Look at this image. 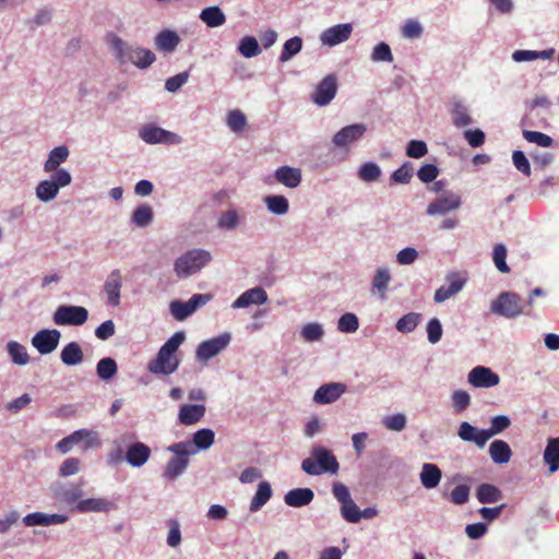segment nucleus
Wrapping results in <instances>:
<instances>
[{
  "mask_svg": "<svg viewBox=\"0 0 559 559\" xmlns=\"http://www.w3.org/2000/svg\"><path fill=\"white\" fill-rule=\"evenodd\" d=\"M338 462L332 451L317 447L311 451V457H307L301 463L305 473L318 476L323 473L336 474L338 471Z\"/></svg>",
  "mask_w": 559,
  "mask_h": 559,
  "instance_id": "1",
  "label": "nucleus"
},
{
  "mask_svg": "<svg viewBox=\"0 0 559 559\" xmlns=\"http://www.w3.org/2000/svg\"><path fill=\"white\" fill-rule=\"evenodd\" d=\"M111 46L121 62H131L140 69L150 67L156 59L153 51L140 47H127L123 40L117 36H114Z\"/></svg>",
  "mask_w": 559,
  "mask_h": 559,
  "instance_id": "2",
  "label": "nucleus"
},
{
  "mask_svg": "<svg viewBox=\"0 0 559 559\" xmlns=\"http://www.w3.org/2000/svg\"><path fill=\"white\" fill-rule=\"evenodd\" d=\"M211 261V254L206 250L192 249L180 255L175 261V273L178 277H188L202 267H204Z\"/></svg>",
  "mask_w": 559,
  "mask_h": 559,
  "instance_id": "3",
  "label": "nucleus"
},
{
  "mask_svg": "<svg viewBox=\"0 0 559 559\" xmlns=\"http://www.w3.org/2000/svg\"><path fill=\"white\" fill-rule=\"evenodd\" d=\"M491 311L508 319L516 318L521 314L530 316L532 313L527 306L522 304L521 297L512 292L501 293L491 304Z\"/></svg>",
  "mask_w": 559,
  "mask_h": 559,
  "instance_id": "4",
  "label": "nucleus"
},
{
  "mask_svg": "<svg viewBox=\"0 0 559 559\" xmlns=\"http://www.w3.org/2000/svg\"><path fill=\"white\" fill-rule=\"evenodd\" d=\"M71 180V174L61 168L53 173L50 179L43 180L37 185L36 197L43 202H49L58 195L61 188L69 186Z\"/></svg>",
  "mask_w": 559,
  "mask_h": 559,
  "instance_id": "5",
  "label": "nucleus"
},
{
  "mask_svg": "<svg viewBox=\"0 0 559 559\" xmlns=\"http://www.w3.org/2000/svg\"><path fill=\"white\" fill-rule=\"evenodd\" d=\"M87 318V310L81 306H60L53 313V321L58 325H82Z\"/></svg>",
  "mask_w": 559,
  "mask_h": 559,
  "instance_id": "6",
  "label": "nucleus"
},
{
  "mask_svg": "<svg viewBox=\"0 0 559 559\" xmlns=\"http://www.w3.org/2000/svg\"><path fill=\"white\" fill-rule=\"evenodd\" d=\"M140 138L148 144H179L182 138L177 133L167 131L156 126H146L140 130Z\"/></svg>",
  "mask_w": 559,
  "mask_h": 559,
  "instance_id": "7",
  "label": "nucleus"
},
{
  "mask_svg": "<svg viewBox=\"0 0 559 559\" xmlns=\"http://www.w3.org/2000/svg\"><path fill=\"white\" fill-rule=\"evenodd\" d=\"M61 333L56 330H40L32 338V345L41 355H47L53 352L60 340Z\"/></svg>",
  "mask_w": 559,
  "mask_h": 559,
  "instance_id": "8",
  "label": "nucleus"
},
{
  "mask_svg": "<svg viewBox=\"0 0 559 559\" xmlns=\"http://www.w3.org/2000/svg\"><path fill=\"white\" fill-rule=\"evenodd\" d=\"M230 335L223 334L217 337L204 341L197 348V358L206 361L222 352L229 343Z\"/></svg>",
  "mask_w": 559,
  "mask_h": 559,
  "instance_id": "9",
  "label": "nucleus"
},
{
  "mask_svg": "<svg viewBox=\"0 0 559 559\" xmlns=\"http://www.w3.org/2000/svg\"><path fill=\"white\" fill-rule=\"evenodd\" d=\"M337 79L334 74L326 75L316 87L312 100L319 106H325L335 97Z\"/></svg>",
  "mask_w": 559,
  "mask_h": 559,
  "instance_id": "10",
  "label": "nucleus"
},
{
  "mask_svg": "<svg viewBox=\"0 0 559 559\" xmlns=\"http://www.w3.org/2000/svg\"><path fill=\"white\" fill-rule=\"evenodd\" d=\"M178 366L179 359L176 355L159 349L157 357L148 364V370L155 374H170Z\"/></svg>",
  "mask_w": 559,
  "mask_h": 559,
  "instance_id": "11",
  "label": "nucleus"
},
{
  "mask_svg": "<svg viewBox=\"0 0 559 559\" xmlns=\"http://www.w3.org/2000/svg\"><path fill=\"white\" fill-rule=\"evenodd\" d=\"M366 126L362 123H355L342 128L333 136V143L337 147H347L349 144L358 141L366 133Z\"/></svg>",
  "mask_w": 559,
  "mask_h": 559,
  "instance_id": "12",
  "label": "nucleus"
},
{
  "mask_svg": "<svg viewBox=\"0 0 559 559\" xmlns=\"http://www.w3.org/2000/svg\"><path fill=\"white\" fill-rule=\"evenodd\" d=\"M499 381V376L487 367L477 366L468 373V382L475 388H491Z\"/></svg>",
  "mask_w": 559,
  "mask_h": 559,
  "instance_id": "13",
  "label": "nucleus"
},
{
  "mask_svg": "<svg viewBox=\"0 0 559 559\" xmlns=\"http://www.w3.org/2000/svg\"><path fill=\"white\" fill-rule=\"evenodd\" d=\"M353 32V26L348 23L337 24L326 28L320 36L322 44L330 47L346 41Z\"/></svg>",
  "mask_w": 559,
  "mask_h": 559,
  "instance_id": "14",
  "label": "nucleus"
},
{
  "mask_svg": "<svg viewBox=\"0 0 559 559\" xmlns=\"http://www.w3.org/2000/svg\"><path fill=\"white\" fill-rule=\"evenodd\" d=\"M152 451L143 442L130 444L126 451L124 460L132 467H142L151 457Z\"/></svg>",
  "mask_w": 559,
  "mask_h": 559,
  "instance_id": "15",
  "label": "nucleus"
},
{
  "mask_svg": "<svg viewBox=\"0 0 559 559\" xmlns=\"http://www.w3.org/2000/svg\"><path fill=\"white\" fill-rule=\"evenodd\" d=\"M461 206V198L454 193L441 195L427 207V214L439 215L447 214L450 211L456 210Z\"/></svg>",
  "mask_w": 559,
  "mask_h": 559,
  "instance_id": "16",
  "label": "nucleus"
},
{
  "mask_svg": "<svg viewBox=\"0 0 559 559\" xmlns=\"http://www.w3.org/2000/svg\"><path fill=\"white\" fill-rule=\"evenodd\" d=\"M122 287V276L118 269L112 270L107 276L104 290L107 295L108 304L111 306H118L120 304V290Z\"/></svg>",
  "mask_w": 559,
  "mask_h": 559,
  "instance_id": "17",
  "label": "nucleus"
},
{
  "mask_svg": "<svg viewBox=\"0 0 559 559\" xmlns=\"http://www.w3.org/2000/svg\"><path fill=\"white\" fill-rule=\"evenodd\" d=\"M267 300L266 292L254 287L242 293L231 305L234 309L247 308L251 305H263Z\"/></svg>",
  "mask_w": 559,
  "mask_h": 559,
  "instance_id": "18",
  "label": "nucleus"
},
{
  "mask_svg": "<svg viewBox=\"0 0 559 559\" xmlns=\"http://www.w3.org/2000/svg\"><path fill=\"white\" fill-rule=\"evenodd\" d=\"M346 391L342 383H328L321 385L314 393L313 400L319 404L335 402Z\"/></svg>",
  "mask_w": 559,
  "mask_h": 559,
  "instance_id": "19",
  "label": "nucleus"
},
{
  "mask_svg": "<svg viewBox=\"0 0 559 559\" xmlns=\"http://www.w3.org/2000/svg\"><path fill=\"white\" fill-rule=\"evenodd\" d=\"M459 437L468 442H474L477 447L483 448L490 439V433L486 430H478L467 421H463L459 428Z\"/></svg>",
  "mask_w": 559,
  "mask_h": 559,
  "instance_id": "20",
  "label": "nucleus"
},
{
  "mask_svg": "<svg viewBox=\"0 0 559 559\" xmlns=\"http://www.w3.org/2000/svg\"><path fill=\"white\" fill-rule=\"evenodd\" d=\"M68 521V516L64 514H45L41 512L29 513L23 519V523L26 526H36V525H53V524H62Z\"/></svg>",
  "mask_w": 559,
  "mask_h": 559,
  "instance_id": "21",
  "label": "nucleus"
},
{
  "mask_svg": "<svg viewBox=\"0 0 559 559\" xmlns=\"http://www.w3.org/2000/svg\"><path fill=\"white\" fill-rule=\"evenodd\" d=\"M205 415V406L183 404L180 406L178 419L182 425L191 426L199 423Z\"/></svg>",
  "mask_w": 559,
  "mask_h": 559,
  "instance_id": "22",
  "label": "nucleus"
},
{
  "mask_svg": "<svg viewBox=\"0 0 559 559\" xmlns=\"http://www.w3.org/2000/svg\"><path fill=\"white\" fill-rule=\"evenodd\" d=\"M313 497L314 493L310 488H296L285 495L284 501L289 507L300 508L308 506Z\"/></svg>",
  "mask_w": 559,
  "mask_h": 559,
  "instance_id": "23",
  "label": "nucleus"
},
{
  "mask_svg": "<svg viewBox=\"0 0 559 559\" xmlns=\"http://www.w3.org/2000/svg\"><path fill=\"white\" fill-rule=\"evenodd\" d=\"M275 179L288 188H296L301 181V173L298 168L282 166L275 170Z\"/></svg>",
  "mask_w": 559,
  "mask_h": 559,
  "instance_id": "24",
  "label": "nucleus"
},
{
  "mask_svg": "<svg viewBox=\"0 0 559 559\" xmlns=\"http://www.w3.org/2000/svg\"><path fill=\"white\" fill-rule=\"evenodd\" d=\"M442 477L441 469L436 465L431 463H425L423 465L419 478L421 481V485L426 489H432L436 488Z\"/></svg>",
  "mask_w": 559,
  "mask_h": 559,
  "instance_id": "25",
  "label": "nucleus"
},
{
  "mask_svg": "<svg viewBox=\"0 0 559 559\" xmlns=\"http://www.w3.org/2000/svg\"><path fill=\"white\" fill-rule=\"evenodd\" d=\"M180 38L174 31L164 29L155 38V45L158 50L173 52L179 45Z\"/></svg>",
  "mask_w": 559,
  "mask_h": 559,
  "instance_id": "26",
  "label": "nucleus"
},
{
  "mask_svg": "<svg viewBox=\"0 0 559 559\" xmlns=\"http://www.w3.org/2000/svg\"><path fill=\"white\" fill-rule=\"evenodd\" d=\"M489 454L496 464H506L510 461L512 451L503 440H495L489 447Z\"/></svg>",
  "mask_w": 559,
  "mask_h": 559,
  "instance_id": "27",
  "label": "nucleus"
},
{
  "mask_svg": "<svg viewBox=\"0 0 559 559\" xmlns=\"http://www.w3.org/2000/svg\"><path fill=\"white\" fill-rule=\"evenodd\" d=\"M69 156V150L64 145L55 147L48 156V159L44 164V170L46 173L59 170L60 164L64 163Z\"/></svg>",
  "mask_w": 559,
  "mask_h": 559,
  "instance_id": "28",
  "label": "nucleus"
},
{
  "mask_svg": "<svg viewBox=\"0 0 559 559\" xmlns=\"http://www.w3.org/2000/svg\"><path fill=\"white\" fill-rule=\"evenodd\" d=\"M61 361L67 366H75L83 361L84 355L76 342L67 344L60 354Z\"/></svg>",
  "mask_w": 559,
  "mask_h": 559,
  "instance_id": "29",
  "label": "nucleus"
},
{
  "mask_svg": "<svg viewBox=\"0 0 559 559\" xmlns=\"http://www.w3.org/2000/svg\"><path fill=\"white\" fill-rule=\"evenodd\" d=\"M476 498L480 503H495L502 498L501 490L491 484H481L476 490Z\"/></svg>",
  "mask_w": 559,
  "mask_h": 559,
  "instance_id": "30",
  "label": "nucleus"
},
{
  "mask_svg": "<svg viewBox=\"0 0 559 559\" xmlns=\"http://www.w3.org/2000/svg\"><path fill=\"white\" fill-rule=\"evenodd\" d=\"M272 497V488L267 481H261L258 485L255 495L253 496L250 503V511H259Z\"/></svg>",
  "mask_w": 559,
  "mask_h": 559,
  "instance_id": "31",
  "label": "nucleus"
},
{
  "mask_svg": "<svg viewBox=\"0 0 559 559\" xmlns=\"http://www.w3.org/2000/svg\"><path fill=\"white\" fill-rule=\"evenodd\" d=\"M544 461L549 465L550 473L559 469V437L548 440L544 452Z\"/></svg>",
  "mask_w": 559,
  "mask_h": 559,
  "instance_id": "32",
  "label": "nucleus"
},
{
  "mask_svg": "<svg viewBox=\"0 0 559 559\" xmlns=\"http://www.w3.org/2000/svg\"><path fill=\"white\" fill-rule=\"evenodd\" d=\"M200 19L209 27H217L226 22V16L218 7H209L202 10Z\"/></svg>",
  "mask_w": 559,
  "mask_h": 559,
  "instance_id": "33",
  "label": "nucleus"
},
{
  "mask_svg": "<svg viewBox=\"0 0 559 559\" xmlns=\"http://www.w3.org/2000/svg\"><path fill=\"white\" fill-rule=\"evenodd\" d=\"M8 354L13 364L19 366L27 365L29 361V355L26 348L16 341H10L7 344Z\"/></svg>",
  "mask_w": 559,
  "mask_h": 559,
  "instance_id": "34",
  "label": "nucleus"
},
{
  "mask_svg": "<svg viewBox=\"0 0 559 559\" xmlns=\"http://www.w3.org/2000/svg\"><path fill=\"white\" fill-rule=\"evenodd\" d=\"M68 438L71 440V442L74 444H78L81 441H84V449H91L99 444V440L97 438L96 432L87 430V429H80L72 432Z\"/></svg>",
  "mask_w": 559,
  "mask_h": 559,
  "instance_id": "35",
  "label": "nucleus"
},
{
  "mask_svg": "<svg viewBox=\"0 0 559 559\" xmlns=\"http://www.w3.org/2000/svg\"><path fill=\"white\" fill-rule=\"evenodd\" d=\"M391 275L388 269H378L372 280V289L377 292L379 297L384 300Z\"/></svg>",
  "mask_w": 559,
  "mask_h": 559,
  "instance_id": "36",
  "label": "nucleus"
},
{
  "mask_svg": "<svg viewBox=\"0 0 559 559\" xmlns=\"http://www.w3.org/2000/svg\"><path fill=\"white\" fill-rule=\"evenodd\" d=\"M188 463V457H173L167 463L163 476L169 480H174L185 472Z\"/></svg>",
  "mask_w": 559,
  "mask_h": 559,
  "instance_id": "37",
  "label": "nucleus"
},
{
  "mask_svg": "<svg viewBox=\"0 0 559 559\" xmlns=\"http://www.w3.org/2000/svg\"><path fill=\"white\" fill-rule=\"evenodd\" d=\"M117 371H118V366L114 358L106 357V358L100 359L97 362V366H96L97 376L104 381H108V380L112 379L117 374Z\"/></svg>",
  "mask_w": 559,
  "mask_h": 559,
  "instance_id": "38",
  "label": "nucleus"
},
{
  "mask_svg": "<svg viewBox=\"0 0 559 559\" xmlns=\"http://www.w3.org/2000/svg\"><path fill=\"white\" fill-rule=\"evenodd\" d=\"M451 117L452 122L456 128H464L473 122L467 108L461 103L453 105V108L451 109Z\"/></svg>",
  "mask_w": 559,
  "mask_h": 559,
  "instance_id": "39",
  "label": "nucleus"
},
{
  "mask_svg": "<svg viewBox=\"0 0 559 559\" xmlns=\"http://www.w3.org/2000/svg\"><path fill=\"white\" fill-rule=\"evenodd\" d=\"M464 286V281L455 278L448 286H441L435 293V301L442 302L459 293Z\"/></svg>",
  "mask_w": 559,
  "mask_h": 559,
  "instance_id": "40",
  "label": "nucleus"
},
{
  "mask_svg": "<svg viewBox=\"0 0 559 559\" xmlns=\"http://www.w3.org/2000/svg\"><path fill=\"white\" fill-rule=\"evenodd\" d=\"M267 210L276 215H284L288 212L289 203L284 195H269L264 199Z\"/></svg>",
  "mask_w": 559,
  "mask_h": 559,
  "instance_id": "41",
  "label": "nucleus"
},
{
  "mask_svg": "<svg viewBox=\"0 0 559 559\" xmlns=\"http://www.w3.org/2000/svg\"><path fill=\"white\" fill-rule=\"evenodd\" d=\"M302 48V39L299 36H295L285 41L283 50L280 56L282 62H286L297 55Z\"/></svg>",
  "mask_w": 559,
  "mask_h": 559,
  "instance_id": "42",
  "label": "nucleus"
},
{
  "mask_svg": "<svg viewBox=\"0 0 559 559\" xmlns=\"http://www.w3.org/2000/svg\"><path fill=\"white\" fill-rule=\"evenodd\" d=\"M56 497L62 502L71 504L82 497V489L79 485L61 487L56 490Z\"/></svg>",
  "mask_w": 559,
  "mask_h": 559,
  "instance_id": "43",
  "label": "nucleus"
},
{
  "mask_svg": "<svg viewBox=\"0 0 559 559\" xmlns=\"http://www.w3.org/2000/svg\"><path fill=\"white\" fill-rule=\"evenodd\" d=\"M421 319L420 313L409 312L396 322V330L402 333H409L416 329Z\"/></svg>",
  "mask_w": 559,
  "mask_h": 559,
  "instance_id": "44",
  "label": "nucleus"
},
{
  "mask_svg": "<svg viewBox=\"0 0 559 559\" xmlns=\"http://www.w3.org/2000/svg\"><path fill=\"white\" fill-rule=\"evenodd\" d=\"M153 221V210L148 204L138 206L132 215V222L139 227H145Z\"/></svg>",
  "mask_w": 559,
  "mask_h": 559,
  "instance_id": "45",
  "label": "nucleus"
},
{
  "mask_svg": "<svg viewBox=\"0 0 559 559\" xmlns=\"http://www.w3.org/2000/svg\"><path fill=\"white\" fill-rule=\"evenodd\" d=\"M552 55V50L535 51V50H515L512 53V59L515 62L533 61L538 58L548 59Z\"/></svg>",
  "mask_w": 559,
  "mask_h": 559,
  "instance_id": "46",
  "label": "nucleus"
},
{
  "mask_svg": "<svg viewBox=\"0 0 559 559\" xmlns=\"http://www.w3.org/2000/svg\"><path fill=\"white\" fill-rule=\"evenodd\" d=\"M358 176L362 181L372 182L380 178L381 169L376 163L368 162L360 166Z\"/></svg>",
  "mask_w": 559,
  "mask_h": 559,
  "instance_id": "47",
  "label": "nucleus"
},
{
  "mask_svg": "<svg viewBox=\"0 0 559 559\" xmlns=\"http://www.w3.org/2000/svg\"><path fill=\"white\" fill-rule=\"evenodd\" d=\"M214 431L207 428L200 429L193 435V443L201 450L209 449L214 443Z\"/></svg>",
  "mask_w": 559,
  "mask_h": 559,
  "instance_id": "48",
  "label": "nucleus"
},
{
  "mask_svg": "<svg viewBox=\"0 0 559 559\" xmlns=\"http://www.w3.org/2000/svg\"><path fill=\"white\" fill-rule=\"evenodd\" d=\"M109 502L105 499H96V498H90L85 500H81L78 503V510L81 512H87V511H106L108 509Z\"/></svg>",
  "mask_w": 559,
  "mask_h": 559,
  "instance_id": "49",
  "label": "nucleus"
},
{
  "mask_svg": "<svg viewBox=\"0 0 559 559\" xmlns=\"http://www.w3.org/2000/svg\"><path fill=\"white\" fill-rule=\"evenodd\" d=\"M239 52L246 58H252L260 53V47L254 37L246 36L240 40Z\"/></svg>",
  "mask_w": 559,
  "mask_h": 559,
  "instance_id": "50",
  "label": "nucleus"
},
{
  "mask_svg": "<svg viewBox=\"0 0 559 559\" xmlns=\"http://www.w3.org/2000/svg\"><path fill=\"white\" fill-rule=\"evenodd\" d=\"M227 126L234 132H241L247 126V118L239 109L229 111L227 116Z\"/></svg>",
  "mask_w": 559,
  "mask_h": 559,
  "instance_id": "51",
  "label": "nucleus"
},
{
  "mask_svg": "<svg viewBox=\"0 0 559 559\" xmlns=\"http://www.w3.org/2000/svg\"><path fill=\"white\" fill-rule=\"evenodd\" d=\"M523 138L527 142L535 143L542 147H549L554 143V140L548 134L538 131L524 130Z\"/></svg>",
  "mask_w": 559,
  "mask_h": 559,
  "instance_id": "52",
  "label": "nucleus"
},
{
  "mask_svg": "<svg viewBox=\"0 0 559 559\" xmlns=\"http://www.w3.org/2000/svg\"><path fill=\"white\" fill-rule=\"evenodd\" d=\"M506 259H507V248H506V246L502 245V243L496 245L495 248H493V252H492V260H493V263H495L496 267L501 273H509L510 272V267L508 266V264L506 262Z\"/></svg>",
  "mask_w": 559,
  "mask_h": 559,
  "instance_id": "53",
  "label": "nucleus"
},
{
  "mask_svg": "<svg viewBox=\"0 0 559 559\" xmlns=\"http://www.w3.org/2000/svg\"><path fill=\"white\" fill-rule=\"evenodd\" d=\"M413 178V167L411 163H404L400 168L394 170L391 175V180L395 183L406 185Z\"/></svg>",
  "mask_w": 559,
  "mask_h": 559,
  "instance_id": "54",
  "label": "nucleus"
},
{
  "mask_svg": "<svg viewBox=\"0 0 559 559\" xmlns=\"http://www.w3.org/2000/svg\"><path fill=\"white\" fill-rule=\"evenodd\" d=\"M170 312L178 321H183L193 313L189 302H182L180 300H174L170 302Z\"/></svg>",
  "mask_w": 559,
  "mask_h": 559,
  "instance_id": "55",
  "label": "nucleus"
},
{
  "mask_svg": "<svg viewBox=\"0 0 559 559\" xmlns=\"http://www.w3.org/2000/svg\"><path fill=\"white\" fill-rule=\"evenodd\" d=\"M358 319L354 313L347 312L343 314L337 323V329L343 333H353L358 330Z\"/></svg>",
  "mask_w": 559,
  "mask_h": 559,
  "instance_id": "56",
  "label": "nucleus"
},
{
  "mask_svg": "<svg viewBox=\"0 0 559 559\" xmlns=\"http://www.w3.org/2000/svg\"><path fill=\"white\" fill-rule=\"evenodd\" d=\"M341 513L345 521L349 523H357L361 519L360 510L354 500L341 506Z\"/></svg>",
  "mask_w": 559,
  "mask_h": 559,
  "instance_id": "57",
  "label": "nucleus"
},
{
  "mask_svg": "<svg viewBox=\"0 0 559 559\" xmlns=\"http://www.w3.org/2000/svg\"><path fill=\"white\" fill-rule=\"evenodd\" d=\"M301 336L307 342L319 341L323 336V329L318 323H308L302 328Z\"/></svg>",
  "mask_w": 559,
  "mask_h": 559,
  "instance_id": "58",
  "label": "nucleus"
},
{
  "mask_svg": "<svg viewBox=\"0 0 559 559\" xmlns=\"http://www.w3.org/2000/svg\"><path fill=\"white\" fill-rule=\"evenodd\" d=\"M383 425L386 429L392 431H402L406 426L405 415L399 413L392 416H388L383 419Z\"/></svg>",
  "mask_w": 559,
  "mask_h": 559,
  "instance_id": "59",
  "label": "nucleus"
},
{
  "mask_svg": "<svg viewBox=\"0 0 559 559\" xmlns=\"http://www.w3.org/2000/svg\"><path fill=\"white\" fill-rule=\"evenodd\" d=\"M428 152L427 145L424 141L420 140H412L407 144L406 155L412 158H420L425 156Z\"/></svg>",
  "mask_w": 559,
  "mask_h": 559,
  "instance_id": "60",
  "label": "nucleus"
},
{
  "mask_svg": "<svg viewBox=\"0 0 559 559\" xmlns=\"http://www.w3.org/2000/svg\"><path fill=\"white\" fill-rule=\"evenodd\" d=\"M81 467V460L78 457H68L60 466L59 474L62 477H69L76 474Z\"/></svg>",
  "mask_w": 559,
  "mask_h": 559,
  "instance_id": "61",
  "label": "nucleus"
},
{
  "mask_svg": "<svg viewBox=\"0 0 559 559\" xmlns=\"http://www.w3.org/2000/svg\"><path fill=\"white\" fill-rule=\"evenodd\" d=\"M427 336L431 344L438 343L442 337V325L437 318L429 320L427 323Z\"/></svg>",
  "mask_w": 559,
  "mask_h": 559,
  "instance_id": "62",
  "label": "nucleus"
},
{
  "mask_svg": "<svg viewBox=\"0 0 559 559\" xmlns=\"http://www.w3.org/2000/svg\"><path fill=\"white\" fill-rule=\"evenodd\" d=\"M423 34V27L419 22L408 20L402 27V35L405 38L415 39L419 38Z\"/></svg>",
  "mask_w": 559,
  "mask_h": 559,
  "instance_id": "63",
  "label": "nucleus"
},
{
  "mask_svg": "<svg viewBox=\"0 0 559 559\" xmlns=\"http://www.w3.org/2000/svg\"><path fill=\"white\" fill-rule=\"evenodd\" d=\"M469 498V487L467 485H459L450 493V500L454 504H464Z\"/></svg>",
  "mask_w": 559,
  "mask_h": 559,
  "instance_id": "64",
  "label": "nucleus"
}]
</instances>
